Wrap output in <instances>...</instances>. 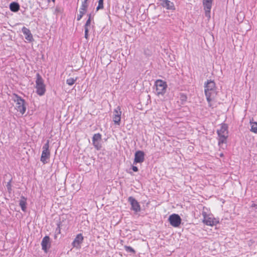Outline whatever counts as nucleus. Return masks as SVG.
I'll list each match as a JSON object with an SVG mask.
<instances>
[{
  "label": "nucleus",
  "mask_w": 257,
  "mask_h": 257,
  "mask_svg": "<svg viewBox=\"0 0 257 257\" xmlns=\"http://www.w3.org/2000/svg\"><path fill=\"white\" fill-rule=\"evenodd\" d=\"M20 6L17 2H12L10 5V9L13 12H17L19 11Z\"/></svg>",
  "instance_id": "a211bd4d"
},
{
  "label": "nucleus",
  "mask_w": 257,
  "mask_h": 257,
  "mask_svg": "<svg viewBox=\"0 0 257 257\" xmlns=\"http://www.w3.org/2000/svg\"><path fill=\"white\" fill-rule=\"evenodd\" d=\"M13 96V100L16 102L18 111H20L22 114H24L26 110L25 100L16 93H14Z\"/></svg>",
  "instance_id": "7ed1b4c3"
},
{
  "label": "nucleus",
  "mask_w": 257,
  "mask_h": 257,
  "mask_svg": "<svg viewBox=\"0 0 257 257\" xmlns=\"http://www.w3.org/2000/svg\"><path fill=\"white\" fill-rule=\"evenodd\" d=\"M87 1L88 0H82V4L79 10V12H83L84 14L86 13L88 8Z\"/></svg>",
  "instance_id": "6ab92c4d"
},
{
  "label": "nucleus",
  "mask_w": 257,
  "mask_h": 257,
  "mask_svg": "<svg viewBox=\"0 0 257 257\" xmlns=\"http://www.w3.org/2000/svg\"><path fill=\"white\" fill-rule=\"evenodd\" d=\"M132 170L135 172H138L139 170L138 167L135 166H132Z\"/></svg>",
  "instance_id": "2f4dec72"
},
{
  "label": "nucleus",
  "mask_w": 257,
  "mask_h": 257,
  "mask_svg": "<svg viewBox=\"0 0 257 257\" xmlns=\"http://www.w3.org/2000/svg\"><path fill=\"white\" fill-rule=\"evenodd\" d=\"M42 249L45 252L47 253L51 247L50 238L49 236H45L43 237L41 242Z\"/></svg>",
  "instance_id": "9b49d317"
},
{
  "label": "nucleus",
  "mask_w": 257,
  "mask_h": 257,
  "mask_svg": "<svg viewBox=\"0 0 257 257\" xmlns=\"http://www.w3.org/2000/svg\"><path fill=\"white\" fill-rule=\"evenodd\" d=\"M128 201L131 205V209L133 210L136 213L139 212L141 211V206L138 201L133 196H130L128 198Z\"/></svg>",
  "instance_id": "6e6552de"
},
{
  "label": "nucleus",
  "mask_w": 257,
  "mask_h": 257,
  "mask_svg": "<svg viewBox=\"0 0 257 257\" xmlns=\"http://www.w3.org/2000/svg\"><path fill=\"white\" fill-rule=\"evenodd\" d=\"M219 137L218 145L226 143V140L228 137V126L226 124H222L219 130L217 131Z\"/></svg>",
  "instance_id": "f03ea898"
},
{
  "label": "nucleus",
  "mask_w": 257,
  "mask_h": 257,
  "mask_svg": "<svg viewBox=\"0 0 257 257\" xmlns=\"http://www.w3.org/2000/svg\"><path fill=\"white\" fill-rule=\"evenodd\" d=\"M251 207L255 208V209H257V203H256V204H255V203H252V204L251 205Z\"/></svg>",
  "instance_id": "473e14b6"
},
{
  "label": "nucleus",
  "mask_w": 257,
  "mask_h": 257,
  "mask_svg": "<svg viewBox=\"0 0 257 257\" xmlns=\"http://www.w3.org/2000/svg\"><path fill=\"white\" fill-rule=\"evenodd\" d=\"M84 14H83V12H79V14L77 16V20L80 21Z\"/></svg>",
  "instance_id": "7c9ffc66"
},
{
  "label": "nucleus",
  "mask_w": 257,
  "mask_h": 257,
  "mask_svg": "<svg viewBox=\"0 0 257 257\" xmlns=\"http://www.w3.org/2000/svg\"><path fill=\"white\" fill-rule=\"evenodd\" d=\"M101 141V135L99 133L95 134L92 137V144L97 150H100L102 146L100 143Z\"/></svg>",
  "instance_id": "9d476101"
},
{
  "label": "nucleus",
  "mask_w": 257,
  "mask_h": 257,
  "mask_svg": "<svg viewBox=\"0 0 257 257\" xmlns=\"http://www.w3.org/2000/svg\"><path fill=\"white\" fill-rule=\"evenodd\" d=\"M36 77L37 79L36 81V85H39L40 84H44V80L39 73H37Z\"/></svg>",
  "instance_id": "5701e85b"
},
{
  "label": "nucleus",
  "mask_w": 257,
  "mask_h": 257,
  "mask_svg": "<svg viewBox=\"0 0 257 257\" xmlns=\"http://www.w3.org/2000/svg\"><path fill=\"white\" fill-rule=\"evenodd\" d=\"M213 0H203V5L205 11V16L210 17V10Z\"/></svg>",
  "instance_id": "ddd939ff"
},
{
  "label": "nucleus",
  "mask_w": 257,
  "mask_h": 257,
  "mask_svg": "<svg viewBox=\"0 0 257 257\" xmlns=\"http://www.w3.org/2000/svg\"><path fill=\"white\" fill-rule=\"evenodd\" d=\"M12 181V178H11V179L9 180V181L7 183V188L8 190V191L9 193H11L12 189V185H11V182Z\"/></svg>",
  "instance_id": "bb28decb"
},
{
  "label": "nucleus",
  "mask_w": 257,
  "mask_h": 257,
  "mask_svg": "<svg viewBox=\"0 0 257 257\" xmlns=\"http://www.w3.org/2000/svg\"><path fill=\"white\" fill-rule=\"evenodd\" d=\"M203 222L209 226H214L219 223V220L212 216V215H207L206 213H203Z\"/></svg>",
  "instance_id": "423d86ee"
},
{
  "label": "nucleus",
  "mask_w": 257,
  "mask_h": 257,
  "mask_svg": "<svg viewBox=\"0 0 257 257\" xmlns=\"http://www.w3.org/2000/svg\"><path fill=\"white\" fill-rule=\"evenodd\" d=\"M168 221L172 226L178 227L181 223L182 219L178 214L174 213L169 216Z\"/></svg>",
  "instance_id": "0eeeda50"
},
{
  "label": "nucleus",
  "mask_w": 257,
  "mask_h": 257,
  "mask_svg": "<svg viewBox=\"0 0 257 257\" xmlns=\"http://www.w3.org/2000/svg\"><path fill=\"white\" fill-rule=\"evenodd\" d=\"M187 97L184 93H180V100L181 101V103L182 104H184L187 101Z\"/></svg>",
  "instance_id": "b1692460"
},
{
  "label": "nucleus",
  "mask_w": 257,
  "mask_h": 257,
  "mask_svg": "<svg viewBox=\"0 0 257 257\" xmlns=\"http://www.w3.org/2000/svg\"><path fill=\"white\" fill-rule=\"evenodd\" d=\"M83 239V236L81 233L77 234L72 242V245L73 247L77 249L80 248Z\"/></svg>",
  "instance_id": "f8f14e48"
},
{
  "label": "nucleus",
  "mask_w": 257,
  "mask_h": 257,
  "mask_svg": "<svg viewBox=\"0 0 257 257\" xmlns=\"http://www.w3.org/2000/svg\"><path fill=\"white\" fill-rule=\"evenodd\" d=\"M145 153L142 151H138L135 153L134 164L141 163L144 161Z\"/></svg>",
  "instance_id": "4468645a"
},
{
  "label": "nucleus",
  "mask_w": 257,
  "mask_h": 257,
  "mask_svg": "<svg viewBox=\"0 0 257 257\" xmlns=\"http://www.w3.org/2000/svg\"><path fill=\"white\" fill-rule=\"evenodd\" d=\"M57 235H58V234H56L55 233V235H54V238H55V239H56V238H57Z\"/></svg>",
  "instance_id": "f704fd0d"
},
{
  "label": "nucleus",
  "mask_w": 257,
  "mask_h": 257,
  "mask_svg": "<svg viewBox=\"0 0 257 257\" xmlns=\"http://www.w3.org/2000/svg\"><path fill=\"white\" fill-rule=\"evenodd\" d=\"M250 123L251 125L250 131L257 134V122H253V119H252V120H250Z\"/></svg>",
  "instance_id": "4be33fe9"
},
{
  "label": "nucleus",
  "mask_w": 257,
  "mask_h": 257,
  "mask_svg": "<svg viewBox=\"0 0 257 257\" xmlns=\"http://www.w3.org/2000/svg\"><path fill=\"white\" fill-rule=\"evenodd\" d=\"M27 198L24 196H21L19 201V206L21 207L22 210L26 212L27 211Z\"/></svg>",
  "instance_id": "dca6fc26"
},
{
  "label": "nucleus",
  "mask_w": 257,
  "mask_h": 257,
  "mask_svg": "<svg viewBox=\"0 0 257 257\" xmlns=\"http://www.w3.org/2000/svg\"><path fill=\"white\" fill-rule=\"evenodd\" d=\"M121 108L119 106H118L113 111V114H121Z\"/></svg>",
  "instance_id": "c756f323"
},
{
  "label": "nucleus",
  "mask_w": 257,
  "mask_h": 257,
  "mask_svg": "<svg viewBox=\"0 0 257 257\" xmlns=\"http://www.w3.org/2000/svg\"><path fill=\"white\" fill-rule=\"evenodd\" d=\"M77 77H76L75 79L73 78H70L67 79L66 83L68 85L71 86L74 84V83L77 80Z\"/></svg>",
  "instance_id": "393cba45"
},
{
  "label": "nucleus",
  "mask_w": 257,
  "mask_h": 257,
  "mask_svg": "<svg viewBox=\"0 0 257 257\" xmlns=\"http://www.w3.org/2000/svg\"><path fill=\"white\" fill-rule=\"evenodd\" d=\"M156 94L159 96L163 95L166 91L167 84L165 81L162 80H157L155 82Z\"/></svg>",
  "instance_id": "39448f33"
},
{
  "label": "nucleus",
  "mask_w": 257,
  "mask_h": 257,
  "mask_svg": "<svg viewBox=\"0 0 257 257\" xmlns=\"http://www.w3.org/2000/svg\"><path fill=\"white\" fill-rule=\"evenodd\" d=\"M121 115L119 114H113V120L115 124L119 125L120 122Z\"/></svg>",
  "instance_id": "412c9836"
},
{
  "label": "nucleus",
  "mask_w": 257,
  "mask_h": 257,
  "mask_svg": "<svg viewBox=\"0 0 257 257\" xmlns=\"http://www.w3.org/2000/svg\"><path fill=\"white\" fill-rule=\"evenodd\" d=\"M103 1L104 0H98V5L96 8V11L103 9Z\"/></svg>",
  "instance_id": "cd10ccee"
},
{
  "label": "nucleus",
  "mask_w": 257,
  "mask_h": 257,
  "mask_svg": "<svg viewBox=\"0 0 257 257\" xmlns=\"http://www.w3.org/2000/svg\"><path fill=\"white\" fill-rule=\"evenodd\" d=\"M159 4L167 10L174 11L175 7L174 3L169 0H158Z\"/></svg>",
  "instance_id": "1a4fd4ad"
},
{
  "label": "nucleus",
  "mask_w": 257,
  "mask_h": 257,
  "mask_svg": "<svg viewBox=\"0 0 257 257\" xmlns=\"http://www.w3.org/2000/svg\"><path fill=\"white\" fill-rule=\"evenodd\" d=\"M88 19H90V20L91 21V19L93 18V17H92L91 14H89L88 15Z\"/></svg>",
  "instance_id": "72a5a7b5"
},
{
  "label": "nucleus",
  "mask_w": 257,
  "mask_h": 257,
  "mask_svg": "<svg viewBox=\"0 0 257 257\" xmlns=\"http://www.w3.org/2000/svg\"><path fill=\"white\" fill-rule=\"evenodd\" d=\"M61 222H59L57 224V227L55 229V233L56 234H59L61 233V228H60Z\"/></svg>",
  "instance_id": "c85d7f7f"
},
{
  "label": "nucleus",
  "mask_w": 257,
  "mask_h": 257,
  "mask_svg": "<svg viewBox=\"0 0 257 257\" xmlns=\"http://www.w3.org/2000/svg\"><path fill=\"white\" fill-rule=\"evenodd\" d=\"M52 1L53 2H55V0H52ZM48 1L49 2H50V0H48Z\"/></svg>",
  "instance_id": "c9c22d12"
},
{
  "label": "nucleus",
  "mask_w": 257,
  "mask_h": 257,
  "mask_svg": "<svg viewBox=\"0 0 257 257\" xmlns=\"http://www.w3.org/2000/svg\"><path fill=\"white\" fill-rule=\"evenodd\" d=\"M49 140H47V142L43 145L42 149V153L41 155L40 160L44 164L48 163L50 157V151L49 150Z\"/></svg>",
  "instance_id": "20e7f679"
},
{
  "label": "nucleus",
  "mask_w": 257,
  "mask_h": 257,
  "mask_svg": "<svg viewBox=\"0 0 257 257\" xmlns=\"http://www.w3.org/2000/svg\"><path fill=\"white\" fill-rule=\"evenodd\" d=\"M90 24H91V20H90V19H88V20L86 21V22L84 26V30H85L84 37L87 40L88 38V32H89L88 27L90 26Z\"/></svg>",
  "instance_id": "aec40b11"
},
{
  "label": "nucleus",
  "mask_w": 257,
  "mask_h": 257,
  "mask_svg": "<svg viewBox=\"0 0 257 257\" xmlns=\"http://www.w3.org/2000/svg\"><path fill=\"white\" fill-rule=\"evenodd\" d=\"M36 92L40 96L43 95L46 91L45 85L44 84L36 85Z\"/></svg>",
  "instance_id": "f3484780"
},
{
  "label": "nucleus",
  "mask_w": 257,
  "mask_h": 257,
  "mask_svg": "<svg viewBox=\"0 0 257 257\" xmlns=\"http://www.w3.org/2000/svg\"><path fill=\"white\" fill-rule=\"evenodd\" d=\"M124 248L125 251L128 252H131V253H132L133 254H135L136 253V251L134 250V248H133L130 246L125 245L124 246Z\"/></svg>",
  "instance_id": "a878e982"
},
{
  "label": "nucleus",
  "mask_w": 257,
  "mask_h": 257,
  "mask_svg": "<svg viewBox=\"0 0 257 257\" xmlns=\"http://www.w3.org/2000/svg\"><path fill=\"white\" fill-rule=\"evenodd\" d=\"M204 88L205 94L208 106L213 107L211 101L215 98L217 93L215 83L213 80H208L204 83Z\"/></svg>",
  "instance_id": "f257e3e1"
},
{
  "label": "nucleus",
  "mask_w": 257,
  "mask_h": 257,
  "mask_svg": "<svg viewBox=\"0 0 257 257\" xmlns=\"http://www.w3.org/2000/svg\"><path fill=\"white\" fill-rule=\"evenodd\" d=\"M22 32L25 36V39L29 42L34 41L33 35L31 33L30 30L25 27H23L22 29Z\"/></svg>",
  "instance_id": "2eb2a0df"
}]
</instances>
